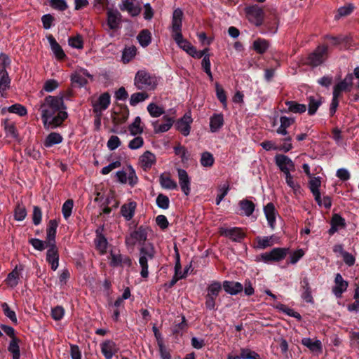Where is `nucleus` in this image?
I'll list each match as a JSON object with an SVG mask.
<instances>
[{
  "mask_svg": "<svg viewBox=\"0 0 359 359\" xmlns=\"http://www.w3.org/2000/svg\"><path fill=\"white\" fill-rule=\"evenodd\" d=\"M8 351L13 354V359H20V348L17 338L13 337L11 339L8 346Z\"/></svg>",
  "mask_w": 359,
  "mask_h": 359,
  "instance_id": "51",
  "label": "nucleus"
},
{
  "mask_svg": "<svg viewBox=\"0 0 359 359\" xmlns=\"http://www.w3.org/2000/svg\"><path fill=\"white\" fill-rule=\"evenodd\" d=\"M219 232L221 235L236 242H240L245 237V233L238 227H222Z\"/></svg>",
  "mask_w": 359,
  "mask_h": 359,
  "instance_id": "14",
  "label": "nucleus"
},
{
  "mask_svg": "<svg viewBox=\"0 0 359 359\" xmlns=\"http://www.w3.org/2000/svg\"><path fill=\"white\" fill-rule=\"evenodd\" d=\"M241 359H260L257 353L245 348L241 349Z\"/></svg>",
  "mask_w": 359,
  "mask_h": 359,
  "instance_id": "64",
  "label": "nucleus"
},
{
  "mask_svg": "<svg viewBox=\"0 0 359 359\" xmlns=\"http://www.w3.org/2000/svg\"><path fill=\"white\" fill-rule=\"evenodd\" d=\"M301 286L303 289V292L302 294V297L306 302H313V297L311 295V288L309 286V280L306 278H304L301 282Z\"/></svg>",
  "mask_w": 359,
  "mask_h": 359,
  "instance_id": "38",
  "label": "nucleus"
},
{
  "mask_svg": "<svg viewBox=\"0 0 359 359\" xmlns=\"http://www.w3.org/2000/svg\"><path fill=\"white\" fill-rule=\"evenodd\" d=\"M348 283L345 280L340 273H337L334 278V285L332 287V292L337 298L341 297L342 294L346 291Z\"/></svg>",
  "mask_w": 359,
  "mask_h": 359,
  "instance_id": "19",
  "label": "nucleus"
},
{
  "mask_svg": "<svg viewBox=\"0 0 359 359\" xmlns=\"http://www.w3.org/2000/svg\"><path fill=\"white\" fill-rule=\"evenodd\" d=\"M137 38L142 47H147L151 41V34L148 29H143L140 32Z\"/></svg>",
  "mask_w": 359,
  "mask_h": 359,
  "instance_id": "41",
  "label": "nucleus"
},
{
  "mask_svg": "<svg viewBox=\"0 0 359 359\" xmlns=\"http://www.w3.org/2000/svg\"><path fill=\"white\" fill-rule=\"evenodd\" d=\"M74 203L72 200L66 201L62 208V215L65 219H67L72 215Z\"/></svg>",
  "mask_w": 359,
  "mask_h": 359,
  "instance_id": "59",
  "label": "nucleus"
},
{
  "mask_svg": "<svg viewBox=\"0 0 359 359\" xmlns=\"http://www.w3.org/2000/svg\"><path fill=\"white\" fill-rule=\"evenodd\" d=\"M147 231L146 228L140 226L126 238V245L133 248L137 244H144L147 238Z\"/></svg>",
  "mask_w": 359,
  "mask_h": 359,
  "instance_id": "5",
  "label": "nucleus"
},
{
  "mask_svg": "<svg viewBox=\"0 0 359 359\" xmlns=\"http://www.w3.org/2000/svg\"><path fill=\"white\" fill-rule=\"evenodd\" d=\"M353 75L348 74L346 76L343 81L337 83L333 90V94L341 96L343 92H349L353 86Z\"/></svg>",
  "mask_w": 359,
  "mask_h": 359,
  "instance_id": "17",
  "label": "nucleus"
},
{
  "mask_svg": "<svg viewBox=\"0 0 359 359\" xmlns=\"http://www.w3.org/2000/svg\"><path fill=\"white\" fill-rule=\"evenodd\" d=\"M162 121V123H160L158 120L152 121L151 125L155 133H162L168 131L175 122V117L163 115Z\"/></svg>",
  "mask_w": 359,
  "mask_h": 359,
  "instance_id": "10",
  "label": "nucleus"
},
{
  "mask_svg": "<svg viewBox=\"0 0 359 359\" xmlns=\"http://www.w3.org/2000/svg\"><path fill=\"white\" fill-rule=\"evenodd\" d=\"M116 176L120 183L128 184L131 187L136 185L138 182L135 170L130 165L116 172Z\"/></svg>",
  "mask_w": 359,
  "mask_h": 359,
  "instance_id": "4",
  "label": "nucleus"
},
{
  "mask_svg": "<svg viewBox=\"0 0 359 359\" xmlns=\"http://www.w3.org/2000/svg\"><path fill=\"white\" fill-rule=\"evenodd\" d=\"M269 42L264 39H258L253 43V48L257 53L259 54L265 53L269 48Z\"/></svg>",
  "mask_w": 359,
  "mask_h": 359,
  "instance_id": "47",
  "label": "nucleus"
},
{
  "mask_svg": "<svg viewBox=\"0 0 359 359\" xmlns=\"http://www.w3.org/2000/svg\"><path fill=\"white\" fill-rule=\"evenodd\" d=\"M137 53V48L134 46L126 47L123 50L122 60L124 63L129 62L135 57Z\"/></svg>",
  "mask_w": 359,
  "mask_h": 359,
  "instance_id": "45",
  "label": "nucleus"
},
{
  "mask_svg": "<svg viewBox=\"0 0 359 359\" xmlns=\"http://www.w3.org/2000/svg\"><path fill=\"white\" fill-rule=\"evenodd\" d=\"M229 191V184L224 183L222 185H220L218 188V194L216 198V205H219L220 203L222 201L224 198L227 195L228 192Z\"/></svg>",
  "mask_w": 359,
  "mask_h": 359,
  "instance_id": "53",
  "label": "nucleus"
},
{
  "mask_svg": "<svg viewBox=\"0 0 359 359\" xmlns=\"http://www.w3.org/2000/svg\"><path fill=\"white\" fill-rule=\"evenodd\" d=\"M4 313L8 317L13 323H17L18 319L14 311H12L7 303H4L1 305Z\"/></svg>",
  "mask_w": 359,
  "mask_h": 359,
  "instance_id": "58",
  "label": "nucleus"
},
{
  "mask_svg": "<svg viewBox=\"0 0 359 359\" xmlns=\"http://www.w3.org/2000/svg\"><path fill=\"white\" fill-rule=\"evenodd\" d=\"M177 175L182 191L186 196L189 195L191 191V179L189 177L187 172L184 169L178 168Z\"/></svg>",
  "mask_w": 359,
  "mask_h": 359,
  "instance_id": "18",
  "label": "nucleus"
},
{
  "mask_svg": "<svg viewBox=\"0 0 359 359\" xmlns=\"http://www.w3.org/2000/svg\"><path fill=\"white\" fill-rule=\"evenodd\" d=\"M22 270L23 268L22 266H16L14 269L8 274L5 280L6 284L11 288L16 287L19 283Z\"/></svg>",
  "mask_w": 359,
  "mask_h": 359,
  "instance_id": "23",
  "label": "nucleus"
},
{
  "mask_svg": "<svg viewBox=\"0 0 359 359\" xmlns=\"http://www.w3.org/2000/svg\"><path fill=\"white\" fill-rule=\"evenodd\" d=\"M353 10L354 6L352 4H348L347 5L341 6L338 9V13L335 16V18L338 19L341 17L346 16L351 14Z\"/></svg>",
  "mask_w": 359,
  "mask_h": 359,
  "instance_id": "57",
  "label": "nucleus"
},
{
  "mask_svg": "<svg viewBox=\"0 0 359 359\" xmlns=\"http://www.w3.org/2000/svg\"><path fill=\"white\" fill-rule=\"evenodd\" d=\"M174 151L175 154L181 158L182 161L186 162L189 160V154L184 147L178 145L174 148Z\"/></svg>",
  "mask_w": 359,
  "mask_h": 359,
  "instance_id": "56",
  "label": "nucleus"
},
{
  "mask_svg": "<svg viewBox=\"0 0 359 359\" xmlns=\"http://www.w3.org/2000/svg\"><path fill=\"white\" fill-rule=\"evenodd\" d=\"M149 95L145 92L135 93L131 95L130 98V104L131 106H136L138 103L144 102L148 99Z\"/></svg>",
  "mask_w": 359,
  "mask_h": 359,
  "instance_id": "48",
  "label": "nucleus"
},
{
  "mask_svg": "<svg viewBox=\"0 0 359 359\" xmlns=\"http://www.w3.org/2000/svg\"><path fill=\"white\" fill-rule=\"evenodd\" d=\"M63 138L62 135L57 133H50L45 139L43 145L47 147H51L55 144H58L62 142Z\"/></svg>",
  "mask_w": 359,
  "mask_h": 359,
  "instance_id": "35",
  "label": "nucleus"
},
{
  "mask_svg": "<svg viewBox=\"0 0 359 359\" xmlns=\"http://www.w3.org/2000/svg\"><path fill=\"white\" fill-rule=\"evenodd\" d=\"M136 208L135 202H129L121 207V214L127 220H130L134 216Z\"/></svg>",
  "mask_w": 359,
  "mask_h": 359,
  "instance_id": "36",
  "label": "nucleus"
},
{
  "mask_svg": "<svg viewBox=\"0 0 359 359\" xmlns=\"http://www.w3.org/2000/svg\"><path fill=\"white\" fill-rule=\"evenodd\" d=\"M156 163L155 155L149 151L144 152L139 158V164L143 170L147 171Z\"/></svg>",
  "mask_w": 359,
  "mask_h": 359,
  "instance_id": "21",
  "label": "nucleus"
},
{
  "mask_svg": "<svg viewBox=\"0 0 359 359\" xmlns=\"http://www.w3.org/2000/svg\"><path fill=\"white\" fill-rule=\"evenodd\" d=\"M65 109L62 97L47 96L39 108L44 128L53 129L60 126L67 118Z\"/></svg>",
  "mask_w": 359,
  "mask_h": 359,
  "instance_id": "1",
  "label": "nucleus"
},
{
  "mask_svg": "<svg viewBox=\"0 0 359 359\" xmlns=\"http://www.w3.org/2000/svg\"><path fill=\"white\" fill-rule=\"evenodd\" d=\"M132 264L131 259L126 256L121 255L118 252L111 251L110 253V265L113 267L117 266H130Z\"/></svg>",
  "mask_w": 359,
  "mask_h": 359,
  "instance_id": "12",
  "label": "nucleus"
},
{
  "mask_svg": "<svg viewBox=\"0 0 359 359\" xmlns=\"http://www.w3.org/2000/svg\"><path fill=\"white\" fill-rule=\"evenodd\" d=\"M156 250L151 243L146 244L140 249L139 264L141 267L140 275L147 278L149 276L148 262L154 258Z\"/></svg>",
  "mask_w": 359,
  "mask_h": 359,
  "instance_id": "3",
  "label": "nucleus"
},
{
  "mask_svg": "<svg viewBox=\"0 0 359 359\" xmlns=\"http://www.w3.org/2000/svg\"><path fill=\"white\" fill-rule=\"evenodd\" d=\"M11 83V79L8 76V74H5L0 76V92L3 93L9 88Z\"/></svg>",
  "mask_w": 359,
  "mask_h": 359,
  "instance_id": "61",
  "label": "nucleus"
},
{
  "mask_svg": "<svg viewBox=\"0 0 359 359\" xmlns=\"http://www.w3.org/2000/svg\"><path fill=\"white\" fill-rule=\"evenodd\" d=\"M159 182L161 187L165 189L173 190L177 188V182L167 173H163L160 175Z\"/></svg>",
  "mask_w": 359,
  "mask_h": 359,
  "instance_id": "31",
  "label": "nucleus"
},
{
  "mask_svg": "<svg viewBox=\"0 0 359 359\" xmlns=\"http://www.w3.org/2000/svg\"><path fill=\"white\" fill-rule=\"evenodd\" d=\"M321 186V180L320 177H310L309 187L311 193L319 192Z\"/></svg>",
  "mask_w": 359,
  "mask_h": 359,
  "instance_id": "55",
  "label": "nucleus"
},
{
  "mask_svg": "<svg viewBox=\"0 0 359 359\" xmlns=\"http://www.w3.org/2000/svg\"><path fill=\"white\" fill-rule=\"evenodd\" d=\"M48 40L55 56L59 60L63 59L65 57V54L59 43L52 36H50Z\"/></svg>",
  "mask_w": 359,
  "mask_h": 359,
  "instance_id": "37",
  "label": "nucleus"
},
{
  "mask_svg": "<svg viewBox=\"0 0 359 359\" xmlns=\"http://www.w3.org/2000/svg\"><path fill=\"white\" fill-rule=\"evenodd\" d=\"M92 79V75L85 69H76L71 76L72 83L79 87H82L87 83V79Z\"/></svg>",
  "mask_w": 359,
  "mask_h": 359,
  "instance_id": "11",
  "label": "nucleus"
},
{
  "mask_svg": "<svg viewBox=\"0 0 359 359\" xmlns=\"http://www.w3.org/2000/svg\"><path fill=\"white\" fill-rule=\"evenodd\" d=\"M183 13L181 9L177 8L174 11L172 20V36L175 34H182V20Z\"/></svg>",
  "mask_w": 359,
  "mask_h": 359,
  "instance_id": "26",
  "label": "nucleus"
},
{
  "mask_svg": "<svg viewBox=\"0 0 359 359\" xmlns=\"http://www.w3.org/2000/svg\"><path fill=\"white\" fill-rule=\"evenodd\" d=\"M128 130L130 135L133 136L142 133L143 128L141 126V118L140 116L135 117L134 121L128 126Z\"/></svg>",
  "mask_w": 359,
  "mask_h": 359,
  "instance_id": "43",
  "label": "nucleus"
},
{
  "mask_svg": "<svg viewBox=\"0 0 359 359\" xmlns=\"http://www.w3.org/2000/svg\"><path fill=\"white\" fill-rule=\"evenodd\" d=\"M200 162L203 167H211L215 162V158L212 154L205 151L202 153Z\"/></svg>",
  "mask_w": 359,
  "mask_h": 359,
  "instance_id": "52",
  "label": "nucleus"
},
{
  "mask_svg": "<svg viewBox=\"0 0 359 359\" xmlns=\"http://www.w3.org/2000/svg\"><path fill=\"white\" fill-rule=\"evenodd\" d=\"M215 90L217 99L222 103L224 107H226V96L224 90L219 83H215Z\"/></svg>",
  "mask_w": 359,
  "mask_h": 359,
  "instance_id": "54",
  "label": "nucleus"
},
{
  "mask_svg": "<svg viewBox=\"0 0 359 359\" xmlns=\"http://www.w3.org/2000/svg\"><path fill=\"white\" fill-rule=\"evenodd\" d=\"M193 119L191 114L188 112L177 121L175 127L184 136H188L190 133L191 123Z\"/></svg>",
  "mask_w": 359,
  "mask_h": 359,
  "instance_id": "13",
  "label": "nucleus"
},
{
  "mask_svg": "<svg viewBox=\"0 0 359 359\" xmlns=\"http://www.w3.org/2000/svg\"><path fill=\"white\" fill-rule=\"evenodd\" d=\"M286 106L288 108L289 111L293 113H304L306 110V106L303 104H299L294 101H287L285 102Z\"/></svg>",
  "mask_w": 359,
  "mask_h": 359,
  "instance_id": "46",
  "label": "nucleus"
},
{
  "mask_svg": "<svg viewBox=\"0 0 359 359\" xmlns=\"http://www.w3.org/2000/svg\"><path fill=\"white\" fill-rule=\"evenodd\" d=\"M224 125V117L222 114H214L210 118V128L212 133L218 131Z\"/></svg>",
  "mask_w": 359,
  "mask_h": 359,
  "instance_id": "32",
  "label": "nucleus"
},
{
  "mask_svg": "<svg viewBox=\"0 0 359 359\" xmlns=\"http://www.w3.org/2000/svg\"><path fill=\"white\" fill-rule=\"evenodd\" d=\"M110 102L111 97L108 93H104L101 94L98 99L95 101H93L92 103L93 111L96 113L98 116H100L102 114V112L108 108Z\"/></svg>",
  "mask_w": 359,
  "mask_h": 359,
  "instance_id": "9",
  "label": "nucleus"
},
{
  "mask_svg": "<svg viewBox=\"0 0 359 359\" xmlns=\"http://www.w3.org/2000/svg\"><path fill=\"white\" fill-rule=\"evenodd\" d=\"M327 46H318L313 53L309 55L307 63L311 66L317 67L324 62L327 57Z\"/></svg>",
  "mask_w": 359,
  "mask_h": 359,
  "instance_id": "6",
  "label": "nucleus"
},
{
  "mask_svg": "<svg viewBox=\"0 0 359 359\" xmlns=\"http://www.w3.org/2000/svg\"><path fill=\"white\" fill-rule=\"evenodd\" d=\"M172 37L178 46L187 52L189 55L191 50H193V48L194 46H192L191 43H189L187 40L184 39L182 34H175Z\"/></svg>",
  "mask_w": 359,
  "mask_h": 359,
  "instance_id": "33",
  "label": "nucleus"
},
{
  "mask_svg": "<svg viewBox=\"0 0 359 359\" xmlns=\"http://www.w3.org/2000/svg\"><path fill=\"white\" fill-rule=\"evenodd\" d=\"M302 344L307 347L311 352L321 353L323 351L322 343L318 339H312L305 337L302 339Z\"/></svg>",
  "mask_w": 359,
  "mask_h": 359,
  "instance_id": "28",
  "label": "nucleus"
},
{
  "mask_svg": "<svg viewBox=\"0 0 359 359\" xmlns=\"http://www.w3.org/2000/svg\"><path fill=\"white\" fill-rule=\"evenodd\" d=\"M294 122V119L293 118L281 116L280 118V125L276 130L277 133L282 135H286L287 134V128L292 125Z\"/></svg>",
  "mask_w": 359,
  "mask_h": 359,
  "instance_id": "34",
  "label": "nucleus"
},
{
  "mask_svg": "<svg viewBox=\"0 0 359 359\" xmlns=\"http://www.w3.org/2000/svg\"><path fill=\"white\" fill-rule=\"evenodd\" d=\"M29 243L33 246V248L37 250L42 251L46 247H48V242L43 241L38 238H31Z\"/></svg>",
  "mask_w": 359,
  "mask_h": 359,
  "instance_id": "60",
  "label": "nucleus"
},
{
  "mask_svg": "<svg viewBox=\"0 0 359 359\" xmlns=\"http://www.w3.org/2000/svg\"><path fill=\"white\" fill-rule=\"evenodd\" d=\"M134 85L139 90H154L158 85V79L154 75L141 69L135 74Z\"/></svg>",
  "mask_w": 359,
  "mask_h": 359,
  "instance_id": "2",
  "label": "nucleus"
},
{
  "mask_svg": "<svg viewBox=\"0 0 359 359\" xmlns=\"http://www.w3.org/2000/svg\"><path fill=\"white\" fill-rule=\"evenodd\" d=\"M239 205L241 210H243V214L247 217H250L253 213L255 208V204L247 199L241 201L239 202Z\"/></svg>",
  "mask_w": 359,
  "mask_h": 359,
  "instance_id": "39",
  "label": "nucleus"
},
{
  "mask_svg": "<svg viewBox=\"0 0 359 359\" xmlns=\"http://www.w3.org/2000/svg\"><path fill=\"white\" fill-rule=\"evenodd\" d=\"M121 11H127L131 16H137L141 11V8L135 5L133 0H123L121 5H120Z\"/></svg>",
  "mask_w": 359,
  "mask_h": 359,
  "instance_id": "29",
  "label": "nucleus"
},
{
  "mask_svg": "<svg viewBox=\"0 0 359 359\" xmlns=\"http://www.w3.org/2000/svg\"><path fill=\"white\" fill-rule=\"evenodd\" d=\"M46 252V261L50 264L51 269L55 271L59 266V255L55 245L48 246Z\"/></svg>",
  "mask_w": 359,
  "mask_h": 359,
  "instance_id": "24",
  "label": "nucleus"
},
{
  "mask_svg": "<svg viewBox=\"0 0 359 359\" xmlns=\"http://www.w3.org/2000/svg\"><path fill=\"white\" fill-rule=\"evenodd\" d=\"M100 349L105 359H112L113 356L118 351L116 344L110 339H107L102 342L100 344Z\"/></svg>",
  "mask_w": 359,
  "mask_h": 359,
  "instance_id": "15",
  "label": "nucleus"
},
{
  "mask_svg": "<svg viewBox=\"0 0 359 359\" xmlns=\"http://www.w3.org/2000/svg\"><path fill=\"white\" fill-rule=\"evenodd\" d=\"M344 219L339 215H334L331 221V228L330 229V233L331 234L337 231L339 228L344 226Z\"/></svg>",
  "mask_w": 359,
  "mask_h": 359,
  "instance_id": "42",
  "label": "nucleus"
},
{
  "mask_svg": "<svg viewBox=\"0 0 359 359\" xmlns=\"http://www.w3.org/2000/svg\"><path fill=\"white\" fill-rule=\"evenodd\" d=\"M147 111L151 117L157 118L165 114L163 107L151 102L148 104Z\"/></svg>",
  "mask_w": 359,
  "mask_h": 359,
  "instance_id": "44",
  "label": "nucleus"
},
{
  "mask_svg": "<svg viewBox=\"0 0 359 359\" xmlns=\"http://www.w3.org/2000/svg\"><path fill=\"white\" fill-rule=\"evenodd\" d=\"M275 162L276 165L282 171L284 170H295L294 162L288 156L283 154H278L275 156Z\"/></svg>",
  "mask_w": 359,
  "mask_h": 359,
  "instance_id": "20",
  "label": "nucleus"
},
{
  "mask_svg": "<svg viewBox=\"0 0 359 359\" xmlns=\"http://www.w3.org/2000/svg\"><path fill=\"white\" fill-rule=\"evenodd\" d=\"M278 242V238L275 235L269 236H257L255 238L254 248L262 250L271 247Z\"/></svg>",
  "mask_w": 359,
  "mask_h": 359,
  "instance_id": "16",
  "label": "nucleus"
},
{
  "mask_svg": "<svg viewBox=\"0 0 359 359\" xmlns=\"http://www.w3.org/2000/svg\"><path fill=\"white\" fill-rule=\"evenodd\" d=\"M107 25L110 29H116L121 24V15L117 10L107 9Z\"/></svg>",
  "mask_w": 359,
  "mask_h": 359,
  "instance_id": "22",
  "label": "nucleus"
},
{
  "mask_svg": "<svg viewBox=\"0 0 359 359\" xmlns=\"http://www.w3.org/2000/svg\"><path fill=\"white\" fill-rule=\"evenodd\" d=\"M222 290V285L219 282L213 281L207 287V294L217 297Z\"/></svg>",
  "mask_w": 359,
  "mask_h": 359,
  "instance_id": "50",
  "label": "nucleus"
},
{
  "mask_svg": "<svg viewBox=\"0 0 359 359\" xmlns=\"http://www.w3.org/2000/svg\"><path fill=\"white\" fill-rule=\"evenodd\" d=\"M58 224L56 220L51 219L49 221L48 227L46 229V240L48 246L55 245V238L57 232Z\"/></svg>",
  "mask_w": 359,
  "mask_h": 359,
  "instance_id": "27",
  "label": "nucleus"
},
{
  "mask_svg": "<svg viewBox=\"0 0 359 359\" xmlns=\"http://www.w3.org/2000/svg\"><path fill=\"white\" fill-rule=\"evenodd\" d=\"M249 21L256 26H260L264 19V11L259 6L255 5L246 8Z\"/></svg>",
  "mask_w": 359,
  "mask_h": 359,
  "instance_id": "8",
  "label": "nucleus"
},
{
  "mask_svg": "<svg viewBox=\"0 0 359 359\" xmlns=\"http://www.w3.org/2000/svg\"><path fill=\"white\" fill-rule=\"evenodd\" d=\"M287 253V249L276 248L270 252H266L261 255V259L263 262L267 263L269 262H278L283 259Z\"/></svg>",
  "mask_w": 359,
  "mask_h": 359,
  "instance_id": "7",
  "label": "nucleus"
},
{
  "mask_svg": "<svg viewBox=\"0 0 359 359\" xmlns=\"http://www.w3.org/2000/svg\"><path fill=\"white\" fill-rule=\"evenodd\" d=\"M156 204L158 208L166 210L169 208L170 201L168 196L159 194L156 198Z\"/></svg>",
  "mask_w": 359,
  "mask_h": 359,
  "instance_id": "62",
  "label": "nucleus"
},
{
  "mask_svg": "<svg viewBox=\"0 0 359 359\" xmlns=\"http://www.w3.org/2000/svg\"><path fill=\"white\" fill-rule=\"evenodd\" d=\"M264 215L266 217L268 224L271 229H275L276 219L278 212L276 210L275 206L272 203H269L264 208Z\"/></svg>",
  "mask_w": 359,
  "mask_h": 359,
  "instance_id": "25",
  "label": "nucleus"
},
{
  "mask_svg": "<svg viewBox=\"0 0 359 359\" xmlns=\"http://www.w3.org/2000/svg\"><path fill=\"white\" fill-rule=\"evenodd\" d=\"M321 103L322 102L320 98H316L314 97L310 96L309 97V114L313 115L318 110V107L320 106Z\"/></svg>",
  "mask_w": 359,
  "mask_h": 359,
  "instance_id": "49",
  "label": "nucleus"
},
{
  "mask_svg": "<svg viewBox=\"0 0 359 359\" xmlns=\"http://www.w3.org/2000/svg\"><path fill=\"white\" fill-rule=\"evenodd\" d=\"M143 144V138L140 136H137L129 142L128 147L132 150H135L141 148Z\"/></svg>",
  "mask_w": 359,
  "mask_h": 359,
  "instance_id": "63",
  "label": "nucleus"
},
{
  "mask_svg": "<svg viewBox=\"0 0 359 359\" xmlns=\"http://www.w3.org/2000/svg\"><path fill=\"white\" fill-rule=\"evenodd\" d=\"M223 287L226 292L236 295L243 290V285L239 282L226 280L223 283Z\"/></svg>",
  "mask_w": 359,
  "mask_h": 359,
  "instance_id": "30",
  "label": "nucleus"
},
{
  "mask_svg": "<svg viewBox=\"0 0 359 359\" xmlns=\"http://www.w3.org/2000/svg\"><path fill=\"white\" fill-rule=\"evenodd\" d=\"M95 243L97 249L100 252L101 254H104L107 251V241L106 238L97 231V236L95 239Z\"/></svg>",
  "mask_w": 359,
  "mask_h": 359,
  "instance_id": "40",
  "label": "nucleus"
}]
</instances>
